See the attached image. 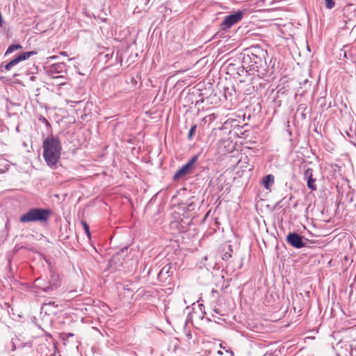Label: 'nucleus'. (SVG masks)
<instances>
[{
    "mask_svg": "<svg viewBox=\"0 0 356 356\" xmlns=\"http://www.w3.org/2000/svg\"><path fill=\"white\" fill-rule=\"evenodd\" d=\"M267 51L259 46H252L245 49L242 57L243 67H246L248 72L265 71L267 68Z\"/></svg>",
    "mask_w": 356,
    "mask_h": 356,
    "instance_id": "f257e3e1",
    "label": "nucleus"
},
{
    "mask_svg": "<svg viewBox=\"0 0 356 356\" xmlns=\"http://www.w3.org/2000/svg\"><path fill=\"white\" fill-rule=\"evenodd\" d=\"M42 148L45 163L50 168L56 169L62 152L60 138L53 134L49 135L42 142Z\"/></svg>",
    "mask_w": 356,
    "mask_h": 356,
    "instance_id": "f03ea898",
    "label": "nucleus"
},
{
    "mask_svg": "<svg viewBox=\"0 0 356 356\" xmlns=\"http://www.w3.org/2000/svg\"><path fill=\"white\" fill-rule=\"evenodd\" d=\"M52 213L50 209L31 208L19 217V222L22 223L39 222L42 225H47Z\"/></svg>",
    "mask_w": 356,
    "mask_h": 356,
    "instance_id": "7ed1b4c3",
    "label": "nucleus"
},
{
    "mask_svg": "<svg viewBox=\"0 0 356 356\" xmlns=\"http://www.w3.org/2000/svg\"><path fill=\"white\" fill-rule=\"evenodd\" d=\"M243 63L242 58L231 57L227 58L224 62V65L226 68V77L225 79H236L239 76L245 74L248 72L246 67H243Z\"/></svg>",
    "mask_w": 356,
    "mask_h": 356,
    "instance_id": "20e7f679",
    "label": "nucleus"
},
{
    "mask_svg": "<svg viewBox=\"0 0 356 356\" xmlns=\"http://www.w3.org/2000/svg\"><path fill=\"white\" fill-rule=\"evenodd\" d=\"M222 126L215 128L212 130L209 138L211 140V145L209 150L211 159L216 163H220L222 161V138H216L220 136Z\"/></svg>",
    "mask_w": 356,
    "mask_h": 356,
    "instance_id": "39448f33",
    "label": "nucleus"
},
{
    "mask_svg": "<svg viewBox=\"0 0 356 356\" xmlns=\"http://www.w3.org/2000/svg\"><path fill=\"white\" fill-rule=\"evenodd\" d=\"M236 145L233 140L224 138V162L229 168H235L241 161L238 156L241 154L236 149Z\"/></svg>",
    "mask_w": 356,
    "mask_h": 356,
    "instance_id": "423d86ee",
    "label": "nucleus"
},
{
    "mask_svg": "<svg viewBox=\"0 0 356 356\" xmlns=\"http://www.w3.org/2000/svg\"><path fill=\"white\" fill-rule=\"evenodd\" d=\"M227 119L224 122V136H229V140H232V138H237L238 137V131L241 130L240 117L236 116L234 113L226 115Z\"/></svg>",
    "mask_w": 356,
    "mask_h": 356,
    "instance_id": "0eeeda50",
    "label": "nucleus"
},
{
    "mask_svg": "<svg viewBox=\"0 0 356 356\" xmlns=\"http://www.w3.org/2000/svg\"><path fill=\"white\" fill-rule=\"evenodd\" d=\"M231 83L230 87L224 86V108L227 110L235 109L239 104L238 94Z\"/></svg>",
    "mask_w": 356,
    "mask_h": 356,
    "instance_id": "6e6552de",
    "label": "nucleus"
},
{
    "mask_svg": "<svg viewBox=\"0 0 356 356\" xmlns=\"http://www.w3.org/2000/svg\"><path fill=\"white\" fill-rule=\"evenodd\" d=\"M46 73L52 79H63L64 76L57 75L67 72V65L65 63L60 62L51 64L45 68Z\"/></svg>",
    "mask_w": 356,
    "mask_h": 356,
    "instance_id": "1a4fd4ad",
    "label": "nucleus"
},
{
    "mask_svg": "<svg viewBox=\"0 0 356 356\" xmlns=\"http://www.w3.org/2000/svg\"><path fill=\"white\" fill-rule=\"evenodd\" d=\"M286 241L293 248L300 249L304 247H307V242L309 241V240L304 238L303 236L296 232H290L286 236Z\"/></svg>",
    "mask_w": 356,
    "mask_h": 356,
    "instance_id": "9d476101",
    "label": "nucleus"
},
{
    "mask_svg": "<svg viewBox=\"0 0 356 356\" xmlns=\"http://www.w3.org/2000/svg\"><path fill=\"white\" fill-rule=\"evenodd\" d=\"M191 223L192 219L187 217L181 218L179 215L178 219H175L170 222V227L179 233H184L188 231Z\"/></svg>",
    "mask_w": 356,
    "mask_h": 356,
    "instance_id": "9b49d317",
    "label": "nucleus"
},
{
    "mask_svg": "<svg viewBox=\"0 0 356 356\" xmlns=\"http://www.w3.org/2000/svg\"><path fill=\"white\" fill-rule=\"evenodd\" d=\"M244 15L245 12L243 10H238L234 13L225 16L224 17V33L227 29H230L232 26L241 22Z\"/></svg>",
    "mask_w": 356,
    "mask_h": 356,
    "instance_id": "f8f14e48",
    "label": "nucleus"
},
{
    "mask_svg": "<svg viewBox=\"0 0 356 356\" xmlns=\"http://www.w3.org/2000/svg\"><path fill=\"white\" fill-rule=\"evenodd\" d=\"M343 21L347 24L348 23L356 24V4L349 3L346 5L343 10Z\"/></svg>",
    "mask_w": 356,
    "mask_h": 356,
    "instance_id": "ddd939ff",
    "label": "nucleus"
},
{
    "mask_svg": "<svg viewBox=\"0 0 356 356\" xmlns=\"http://www.w3.org/2000/svg\"><path fill=\"white\" fill-rule=\"evenodd\" d=\"M198 159V155H195L192 156L190 160L182 167H181L174 175L173 179L177 180L180 177H184L186 175L189 170L191 168V167L194 165V163L197 161Z\"/></svg>",
    "mask_w": 356,
    "mask_h": 356,
    "instance_id": "4468645a",
    "label": "nucleus"
},
{
    "mask_svg": "<svg viewBox=\"0 0 356 356\" xmlns=\"http://www.w3.org/2000/svg\"><path fill=\"white\" fill-rule=\"evenodd\" d=\"M222 309L220 304L213 303L211 305V317H207V318L209 321L220 324L221 316H222Z\"/></svg>",
    "mask_w": 356,
    "mask_h": 356,
    "instance_id": "2eb2a0df",
    "label": "nucleus"
},
{
    "mask_svg": "<svg viewBox=\"0 0 356 356\" xmlns=\"http://www.w3.org/2000/svg\"><path fill=\"white\" fill-rule=\"evenodd\" d=\"M172 265L169 263L165 266H163L158 275V278L161 281H165L169 277L172 276L174 273V270H172Z\"/></svg>",
    "mask_w": 356,
    "mask_h": 356,
    "instance_id": "dca6fc26",
    "label": "nucleus"
},
{
    "mask_svg": "<svg viewBox=\"0 0 356 356\" xmlns=\"http://www.w3.org/2000/svg\"><path fill=\"white\" fill-rule=\"evenodd\" d=\"M36 54H37L36 51H34L23 52V53L19 54L17 56H16L13 60H11L9 63H10V65L12 67H14L15 65L18 64L19 62L25 60L27 58H29V57H31V56L35 55Z\"/></svg>",
    "mask_w": 356,
    "mask_h": 356,
    "instance_id": "f3484780",
    "label": "nucleus"
},
{
    "mask_svg": "<svg viewBox=\"0 0 356 356\" xmlns=\"http://www.w3.org/2000/svg\"><path fill=\"white\" fill-rule=\"evenodd\" d=\"M186 99H188V102H191V104L195 103V106H197L200 103H202L204 102L202 94L199 91L189 93Z\"/></svg>",
    "mask_w": 356,
    "mask_h": 356,
    "instance_id": "a211bd4d",
    "label": "nucleus"
},
{
    "mask_svg": "<svg viewBox=\"0 0 356 356\" xmlns=\"http://www.w3.org/2000/svg\"><path fill=\"white\" fill-rule=\"evenodd\" d=\"M309 112L307 104H300L296 110V116L300 115L302 120H305Z\"/></svg>",
    "mask_w": 356,
    "mask_h": 356,
    "instance_id": "6ab92c4d",
    "label": "nucleus"
},
{
    "mask_svg": "<svg viewBox=\"0 0 356 356\" xmlns=\"http://www.w3.org/2000/svg\"><path fill=\"white\" fill-rule=\"evenodd\" d=\"M60 285V281L56 278L54 282H50L47 286L42 288V291L47 293H49L57 289Z\"/></svg>",
    "mask_w": 356,
    "mask_h": 356,
    "instance_id": "aec40b11",
    "label": "nucleus"
},
{
    "mask_svg": "<svg viewBox=\"0 0 356 356\" xmlns=\"http://www.w3.org/2000/svg\"><path fill=\"white\" fill-rule=\"evenodd\" d=\"M262 183L266 189H270V186L274 183V176L270 174L264 176Z\"/></svg>",
    "mask_w": 356,
    "mask_h": 356,
    "instance_id": "412c9836",
    "label": "nucleus"
},
{
    "mask_svg": "<svg viewBox=\"0 0 356 356\" xmlns=\"http://www.w3.org/2000/svg\"><path fill=\"white\" fill-rule=\"evenodd\" d=\"M129 248L128 246H125L122 248H121L118 252H117L115 255L114 258L117 259H120V258L124 259L128 254V250Z\"/></svg>",
    "mask_w": 356,
    "mask_h": 356,
    "instance_id": "4be33fe9",
    "label": "nucleus"
},
{
    "mask_svg": "<svg viewBox=\"0 0 356 356\" xmlns=\"http://www.w3.org/2000/svg\"><path fill=\"white\" fill-rule=\"evenodd\" d=\"M22 45H20L19 44H11L8 47V48L6 51L5 56H7L8 54H11L14 51L20 49H22Z\"/></svg>",
    "mask_w": 356,
    "mask_h": 356,
    "instance_id": "5701e85b",
    "label": "nucleus"
},
{
    "mask_svg": "<svg viewBox=\"0 0 356 356\" xmlns=\"http://www.w3.org/2000/svg\"><path fill=\"white\" fill-rule=\"evenodd\" d=\"M307 187L312 190V191H314V190H316V186L315 184V181H316V179L314 178H309V179H307Z\"/></svg>",
    "mask_w": 356,
    "mask_h": 356,
    "instance_id": "b1692460",
    "label": "nucleus"
},
{
    "mask_svg": "<svg viewBox=\"0 0 356 356\" xmlns=\"http://www.w3.org/2000/svg\"><path fill=\"white\" fill-rule=\"evenodd\" d=\"M38 119L40 122L43 123L47 129H50L51 127L49 122L43 115L40 114L38 115Z\"/></svg>",
    "mask_w": 356,
    "mask_h": 356,
    "instance_id": "393cba45",
    "label": "nucleus"
},
{
    "mask_svg": "<svg viewBox=\"0 0 356 356\" xmlns=\"http://www.w3.org/2000/svg\"><path fill=\"white\" fill-rule=\"evenodd\" d=\"M81 225L83 226V228L84 229L85 233L86 234L87 236L90 238L91 234L90 232L89 225L85 220H81Z\"/></svg>",
    "mask_w": 356,
    "mask_h": 356,
    "instance_id": "a878e982",
    "label": "nucleus"
},
{
    "mask_svg": "<svg viewBox=\"0 0 356 356\" xmlns=\"http://www.w3.org/2000/svg\"><path fill=\"white\" fill-rule=\"evenodd\" d=\"M313 177V169L312 168H307L304 171V179L307 180V179Z\"/></svg>",
    "mask_w": 356,
    "mask_h": 356,
    "instance_id": "bb28decb",
    "label": "nucleus"
},
{
    "mask_svg": "<svg viewBox=\"0 0 356 356\" xmlns=\"http://www.w3.org/2000/svg\"><path fill=\"white\" fill-rule=\"evenodd\" d=\"M346 134L347 136L349 138L350 142L352 139L356 138V132L355 131H353L351 127H350L349 131H346Z\"/></svg>",
    "mask_w": 356,
    "mask_h": 356,
    "instance_id": "cd10ccee",
    "label": "nucleus"
},
{
    "mask_svg": "<svg viewBox=\"0 0 356 356\" xmlns=\"http://www.w3.org/2000/svg\"><path fill=\"white\" fill-rule=\"evenodd\" d=\"M326 8L330 10L335 6L334 0H325Z\"/></svg>",
    "mask_w": 356,
    "mask_h": 356,
    "instance_id": "c85d7f7f",
    "label": "nucleus"
},
{
    "mask_svg": "<svg viewBox=\"0 0 356 356\" xmlns=\"http://www.w3.org/2000/svg\"><path fill=\"white\" fill-rule=\"evenodd\" d=\"M227 251H226L225 253H224V260L226 259V258H229L232 257L230 252H232V245L230 244H227Z\"/></svg>",
    "mask_w": 356,
    "mask_h": 356,
    "instance_id": "c756f323",
    "label": "nucleus"
},
{
    "mask_svg": "<svg viewBox=\"0 0 356 356\" xmlns=\"http://www.w3.org/2000/svg\"><path fill=\"white\" fill-rule=\"evenodd\" d=\"M196 128H197V126L196 124H194L193 125L190 130H189V132H188V139H191L192 137L193 136L195 132V130H196Z\"/></svg>",
    "mask_w": 356,
    "mask_h": 356,
    "instance_id": "7c9ffc66",
    "label": "nucleus"
},
{
    "mask_svg": "<svg viewBox=\"0 0 356 356\" xmlns=\"http://www.w3.org/2000/svg\"><path fill=\"white\" fill-rule=\"evenodd\" d=\"M13 67L10 65V63L8 62L7 64H6L5 65H3V63L0 65V71L1 72H3V70H6V71H9L11 70Z\"/></svg>",
    "mask_w": 356,
    "mask_h": 356,
    "instance_id": "2f4dec72",
    "label": "nucleus"
},
{
    "mask_svg": "<svg viewBox=\"0 0 356 356\" xmlns=\"http://www.w3.org/2000/svg\"><path fill=\"white\" fill-rule=\"evenodd\" d=\"M195 207H196V204L193 202H191L187 204L186 211H194Z\"/></svg>",
    "mask_w": 356,
    "mask_h": 356,
    "instance_id": "473e14b6",
    "label": "nucleus"
},
{
    "mask_svg": "<svg viewBox=\"0 0 356 356\" xmlns=\"http://www.w3.org/2000/svg\"><path fill=\"white\" fill-rule=\"evenodd\" d=\"M224 350L225 352L226 356H234V353L230 348L228 347L226 348V347L224 346Z\"/></svg>",
    "mask_w": 356,
    "mask_h": 356,
    "instance_id": "72a5a7b5",
    "label": "nucleus"
},
{
    "mask_svg": "<svg viewBox=\"0 0 356 356\" xmlns=\"http://www.w3.org/2000/svg\"><path fill=\"white\" fill-rule=\"evenodd\" d=\"M245 93L250 95L254 92V87L253 86H249V87L245 90Z\"/></svg>",
    "mask_w": 356,
    "mask_h": 356,
    "instance_id": "f704fd0d",
    "label": "nucleus"
},
{
    "mask_svg": "<svg viewBox=\"0 0 356 356\" xmlns=\"http://www.w3.org/2000/svg\"><path fill=\"white\" fill-rule=\"evenodd\" d=\"M113 53H111V54H104V55L103 54H101L100 56H104L106 62H107V61H108L113 57Z\"/></svg>",
    "mask_w": 356,
    "mask_h": 356,
    "instance_id": "c9c22d12",
    "label": "nucleus"
},
{
    "mask_svg": "<svg viewBox=\"0 0 356 356\" xmlns=\"http://www.w3.org/2000/svg\"><path fill=\"white\" fill-rule=\"evenodd\" d=\"M184 330H185V333H186V335L187 338L188 339H191L192 338L191 332L190 331H187L186 327L184 328Z\"/></svg>",
    "mask_w": 356,
    "mask_h": 356,
    "instance_id": "e433bc0d",
    "label": "nucleus"
},
{
    "mask_svg": "<svg viewBox=\"0 0 356 356\" xmlns=\"http://www.w3.org/2000/svg\"><path fill=\"white\" fill-rule=\"evenodd\" d=\"M300 85H302V83H300ZM307 84L310 85V84L309 83V81H308L307 79H305V80L302 82V85H303V86H306V85H307Z\"/></svg>",
    "mask_w": 356,
    "mask_h": 356,
    "instance_id": "4c0bfd02",
    "label": "nucleus"
},
{
    "mask_svg": "<svg viewBox=\"0 0 356 356\" xmlns=\"http://www.w3.org/2000/svg\"><path fill=\"white\" fill-rule=\"evenodd\" d=\"M44 305H55V302L54 301H49V302L47 303H44Z\"/></svg>",
    "mask_w": 356,
    "mask_h": 356,
    "instance_id": "58836bf2",
    "label": "nucleus"
},
{
    "mask_svg": "<svg viewBox=\"0 0 356 356\" xmlns=\"http://www.w3.org/2000/svg\"><path fill=\"white\" fill-rule=\"evenodd\" d=\"M226 268H227L226 273H228L229 270H234V268H229V264L227 265Z\"/></svg>",
    "mask_w": 356,
    "mask_h": 356,
    "instance_id": "ea45409f",
    "label": "nucleus"
},
{
    "mask_svg": "<svg viewBox=\"0 0 356 356\" xmlns=\"http://www.w3.org/2000/svg\"><path fill=\"white\" fill-rule=\"evenodd\" d=\"M230 186H228V184H224V188L225 191H229Z\"/></svg>",
    "mask_w": 356,
    "mask_h": 356,
    "instance_id": "a19ab883",
    "label": "nucleus"
},
{
    "mask_svg": "<svg viewBox=\"0 0 356 356\" xmlns=\"http://www.w3.org/2000/svg\"><path fill=\"white\" fill-rule=\"evenodd\" d=\"M65 334L66 335L67 338H70V337H72L74 336V334L70 333V332L69 333H65Z\"/></svg>",
    "mask_w": 356,
    "mask_h": 356,
    "instance_id": "79ce46f5",
    "label": "nucleus"
},
{
    "mask_svg": "<svg viewBox=\"0 0 356 356\" xmlns=\"http://www.w3.org/2000/svg\"><path fill=\"white\" fill-rule=\"evenodd\" d=\"M81 102H73V101H70V103L73 104H72V106H74L75 104H77L79 103H80Z\"/></svg>",
    "mask_w": 356,
    "mask_h": 356,
    "instance_id": "37998d69",
    "label": "nucleus"
},
{
    "mask_svg": "<svg viewBox=\"0 0 356 356\" xmlns=\"http://www.w3.org/2000/svg\"><path fill=\"white\" fill-rule=\"evenodd\" d=\"M35 76H31L30 77V80H31V81H35Z\"/></svg>",
    "mask_w": 356,
    "mask_h": 356,
    "instance_id": "c03bdc74",
    "label": "nucleus"
},
{
    "mask_svg": "<svg viewBox=\"0 0 356 356\" xmlns=\"http://www.w3.org/2000/svg\"><path fill=\"white\" fill-rule=\"evenodd\" d=\"M217 353H218V355H222V351H221V350H218Z\"/></svg>",
    "mask_w": 356,
    "mask_h": 356,
    "instance_id": "a18cd8bd",
    "label": "nucleus"
},
{
    "mask_svg": "<svg viewBox=\"0 0 356 356\" xmlns=\"http://www.w3.org/2000/svg\"><path fill=\"white\" fill-rule=\"evenodd\" d=\"M216 224H217V227H218V228L219 229V225H220V223H219L218 221H216Z\"/></svg>",
    "mask_w": 356,
    "mask_h": 356,
    "instance_id": "49530a36",
    "label": "nucleus"
},
{
    "mask_svg": "<svg viewBox=\"0 0 356 356\" xmlns=\"http://www.w3.org/2000/svg\"><path fill=\"white\" fill-rule=\"evenodd\" d=\"M219 346H220V348H222V347H223V345H222V342L219 343Z\"/></svg>",
    "mask_w": 356,
    "mask_h": 356,
    "instance_id": "de8ad7c7",
    "label": "nucleus"
},
{
    "mask_svg": "<svg viewBox=\"0 0 356 356\" xmlns=\"http://www.w3.org/2000/svg\"><path fill=\"white\" fill-rule=\"evenodd\" d=\"M60 54H61L63 56H65V55L67 54V53H66V52H61Z\"/></svg>",
    "mask_w": 356,
    "mask_h": 356,
    "instance_id": "09e8293b",
    "label": "nucleus"
},
{
    "mask_svg": "<svg viewBox=\"0 0 356 356\" xmlns=\"http://www.w3.org/2000/svg\"><path fill=\"white\" fill-rule=\"evenodd\" d=\"M15 350V346L13 344V348H12V350Z\"/></svg>",
    "mask_w": 356,
    "mask_h": 356,
    "instance_id": "8fccbe9b",
    "label": "nucleus"
},
{
    "mask_svg": "<svg viewBox=\"0 0 356 356\" xmlns=\"http://www.w3.org/2000/svg\"><path fill=\"white\" fill-rule=\"evenodd\" d=\"M9 222V221L7 222V223L6 224V227L8 226V223Z\"/></svg>",
    "mask_w": 356,
    "mask_h": 356,
    "instance_id": "3c124183",
    "label": "nucleus"
}]
</instances>
